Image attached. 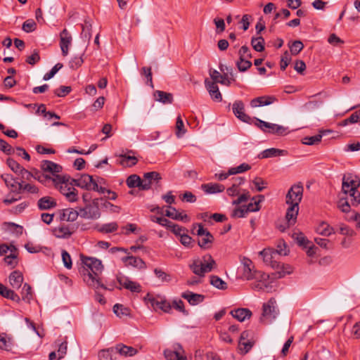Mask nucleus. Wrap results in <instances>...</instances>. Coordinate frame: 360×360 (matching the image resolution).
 I'll list each match as a JSON object with an SVG mask.
<instances>
[{"label": "nucleus", "instance_id": "423d86ee", "mask_svg": "<svg viewBox=\"0 0 360 360\" xmlns=\"http://www.w3.org/2000/svg\"><path fill=\"white\" fill-rule=\"evenodd\" d=\"M303 191V186L301 183L292 186L285 196L286 204L299 205L302 199Z\"/></svg>", "mask_w": 360, "mask_h": 360}, {"label": "nucleus", "instance_id": "412c9836", "mask_svg": "<svg viewBox=\"0 0 360 360\" xmlns=\"http://www.w3.org/2000/svg\"><path fill=\"white\" fill-rule=\"evenodd\" d=\"M276 101V97L273 96H263L252 99L250 101V105L252 108L269 105L274 103Z\"/></svg>", "mask_w": 360, "mask_h": 360}, {"label": "nucleus", "instance_id": "37998d69", "mask_svg": "<svg viewBox=\"0 0 360 360\" xmlns=\"http://www.w3.org/2000/svg\"><path fill=\"white\" fill-rule=\"evenodd\" d=\"M2 292L0 295L7 299H10L18 303L20 302V297L13 290L8 289L4 285V289L2 290Z\"/></svg>", "mask_w": 360, "mask_h": 360}, {"label": "nucleus", "instance_id": "4c0bfd02", "mask_svg": "<svg viewBox=\"0 0 360 360\" xmlns=\"http://www.w3.org/2000/svg\"><path fill=\"white\" fill-rule=\"evenodd\" d=\"M82 30L81 32L82 39H83L84 41H89V40L91 38V29H92L91 24L89 21L85 20L84 23L83 25H82Z\"/></svg>", "mask_w": 360, "mask_h": 360}, {"label": "nucleus", "instance_id": "4468645a", "mask_svg": "<svg viewBox=\"0 0 360 360\" xmlns=\"http://www.w3.org/2000/svg\"><path fill=\"white\" fill-rule=\"evenodd\" d=\"M126 184L129 188H139L141 191L149 190L148 184H143V180L137 174L129 176L126 180Z\"/></svg>", "mask_w": 360, "mask_h": 360}, {"label": "nucleus", "instance_id": "4d7b16f0", "mask_svg": "<svg viewBox=\"0 0 360 360\" xmlns=\"http://www.w3.org/2000/svg\"><path fill=\"white\" fill-rule=\"evenodd\" d=\"M37 28V24L32 19H28L22 24V29L25 32H32Z\"/></svg>", "mask_w": 360, "mask_h": 360}, {"label": "nucleus", "instance_id": "1a4fd4ad", "mask_svg": "<svg viewBox=\"0 0 360 360\" xmlns=\"http://www.w3.org/2000/svg\"><path fill=\"white\" fill-rule=\"evenodd\" d=\"M234 115L241 122L251 124L252 119L245 113V104L242 101H236L232 105Z\"/></svg>", "mask_w": 360, "mask_h": 360}, {"label": "nucleus", "instance_id": "2eb2a0df", "mask_svg": "<svg viewBox=\"0 0 360 360\" xmlns=\"http://www.w3.org/2000/svg\"><path fill=\"white\" fill-rule=\"evenodd\" d=\"M135 152L128 150L126 153H121L118 156L121 158L120 163L124 167H132L136 165L138 159L134 155Z\"/></svg>", "mask_w": 360, "mask_h": 360}, {"label": "nucleus", "instance_id": "79ce46f5", "mask_svg": "<svg viewBox=\"0 0 360 360\" xmlns=\"http://www.w3.org/2000/svg\"><path fill=\"white\" fill-rule=\"evenodd\" d=\"M264 39L262 37H253L251 39V45L253 49L258 52H261L264 50Z\"/></svg>", "mask_w": 360, "mask_h": 360}, {"label": "nucleus", "instance_id": "6e6552de", "mask_svg": "<svg viewBox=\"0 0 360 360\" xmlns=\"http://www.w3.org/2000/svg\"><path fill=\"white\" fill-rule=\"evenodd\" d=\"M70 184L88 191H91V189L97 188V181L92 176L86 174H82L78 179H72Z\"/></svg>", "mask_w": 360, "mask_h": 360}, {"label": "nucleus", "instance_id": "0eeeda50", "mask_svg": "<svg viewBox=\"0 0 360 360\" xmlns=\"http://www.w3.org/2000/svg\"><path fill=\"white\" fill-rule=\"evenodd\" d=\"M197 225L198 226L197 235L200 238L198 242V245L203 249L211 248L214 241V236L209 231L205 229L201 224H198Z\"/></svg>", "mask_w": 360, "mask_h": 360}, {"label": "nucleus", "instance_id": "c756f323", "mask_svg": "<svg viewBox=\"0 0 360 360\" xmlns=\"http://www.w3.org/2000/svg\"><path fill=\"white\" fill-rule=\"evenodd\" d=\"M230 314L233 318L240 322L244 321L246 319H250L252 316L251 311L246 308H239L232 310Z\"/></svg>", "mask_w": 360, "mask_h": 360}, {"label": "nucleus", "instance_id": "bf43d9fd", "mask_svg": "<svg viewBox=\"0 0 360 360\" xmlns=\"http://www.w3.org/2000/svg\"><path fill=\"white\" fill-rule=\"evenodd\" d=\"M304 48L303 43L300 40L294 41L290 46V50L292 55H297Z\"/></svg>", "mask_w": 360, "mask_h": 360}, {"label": "nucleus", "instance_id": "774afa93", "mask_svg": "<svg viewBox=\"0 0 360 360\" xmlns=\"http://www.w3.org/2000/svg\"><path fill=\"white\" fill-rule=\"evenodd\" d=\"M349 195L352 198V205L357 206L360 204V193L358 189H354V191H350L349 193Z\"/></svg>", "mask_w": 360, "mask_h": 360}, {"label": "nucleus", "instance_id": "e433bc0d", "mask_svg": "<svg viewBox=\"0 0 360 360\" xmlns=\"http://www.w3.org/2000/svg\"><path fill=\"white\" fill-rule=\"evenodd\" d=\"M115 354H116L115 347H110L101 350L98 352V358L99 360H115L113 357Z\"/></svg>", "mask_w": 360, "mask_h": 360}, {"label": "nucleus", "instance_id": "58836bf2", "mask_svg": "<svg viewBox=\"0 0 360 360\" xmlns=\"http://www.w3.org/2000/svg\"><path fill=\"white\" fill-rule=\"evenodd\" d=\"M13 347V340L7 338L5 334H0V349L6 351H11Z\"/></svg>", "mask_w": 360, "mask_h": 360}, {"label": "nucleus", "instance_id": "5fc2aeb1", "mask_svg": "<svg viewBox=\"0 0 360 360\" xmlns=\"http://www.w3.org/2000/svg\"><path fill=\"white\" fill-rule=\"evenodd\" d=\"M164 355L167 360H185L177 352L167 349L164 351Z\"/></svg>", "mask_w": 360, "mask_h": 360}, {"label": "nucleus", "instance_id": "8fccbe9b", "mask_svg": "<svg viewBox=\"0 0 360 360\" xmlns=\"http://www.w3.org/2000/svg\"><path fill=\"white\" fill-rule=\"evenodd\" d=\"M250 58H239L236 62V66L239 71L245 72L252 66Z\"/></svg>", "mask_w": 360, "mask_h": 360}, {"label": "nucleus", "instance_id": "7ed1b4c3", "mask_svg": "<svg viewBox=\"0 0 360 360\" xmlns=\"http://www.w3.org/2000/svg\"><path fill=\"white\" fill-rule=\"evenodd\" d=\"M103 198H96L92 202L88 203L84 207L79 208V215L82 218L86 219H97L101 217L99 209L100 202Z\"/></svg>", "mask_w": 360, "mask_h": 360}, {"label": "nucleus", "instance_id": "864d4df0", "mask_svg": "<svg viewBox=\"0 0 360 360\" xmlns=\"http://www.w3.org/2000/svg\"><path fill=\"white\" fill-rule=\"evenodd\" d=\"M113 311L119 317L128 316L129 314V309L120 304H116L114 305Z\"/></svg>", "mask_w": 360, "mask_h": 360}, {"label": "nucleus", "instance_id": "a18cd8bd", "mask_svg": "<svg viewBox=\"0 0 360 360\" xmlns=\"http://www.w3.org/2000/svg\"><path fill=\"white\" fill-rule=\"evenodd\" d=\"M287 128L278 125L276 124L269 123V126L267 127V132L277 134V135H283L285 134Z\"/></svg>", "mask_w": 360, "mask_h": 360}, {"label": "nucleus", "instance_id": "a211bd4d", "mask_svg": "<svg viewBox=\"0 0 360 360\" xmlns=\"http://www.w3.org/2000/svg\"><path fill=\"white\" fill-rule=\"evenodd\" d=\"M205 87L208 91L211 98L217 102L222 100L221 94L219 91V87L214 82L209 81L207 79L205 80Z\"/></svg>", "mask_w": 360, "mask_h": 360}, {"label": "nucleus", "instance_id": "aec40b11", "mask_svg": "<svg viewBox=\"0 0 360 360\" xmlns=\"http://www.w3.org/2000/svg\"><path fill=\"white\" fill-rule=\"evenodd\" d=\"M115 349L116 354L117 353L124 357L133 356L138 353V350L136 348L122 343L116 345Z\"/></svg>", "mask_w": 360, "mask_h": 360}, {"label": "nucleus", "instance_id": "bb28decb", "mask_svg": "<svg viewBox=\"0 0 360 360\" xmlns=\"http://www.w3.org/2000/svg\"><path fill=\"white\" fill-rule=\"evenodd\" d=\"M122 260L127 266H132L140 269H145L146 267V263L139 257L127 256L122 257Z\"/></svg>", "mask_w": 360, "mask_h": 360}, {"label": "nucleus", "instance_id": "b1692460", "mask_svg": "<svg viewBox=\"0 0 360 360\" xmlns=\"http://www.w3.org/2000/svg\"><path fill=\"white\" fill-rule=\"evenodd\" d=\"M181 297L186 299L190 304L197 305L203 302L205 296L191 291H186L181 294Z\"/></svg>", "mask_w": 360, "mask_h": 360}, {"label": "nucleus", "instance_id": "603ef678", "mask_svg": "<svg viewBox=\"0 0 360 360\" xmlns=\"http://www.w3.org/2000/svg\"><path fill=\"white\" fill-rule=\"evenodd\" d=\"M322 139V135L316 134L312 136H306L302 139V143L305 145L312 146L319 143Z\"/></svg>", "mask_w": 360, "mask_h": 360}, {"label": "nucleus", "instance_id": "2f4dec72", "mask_svg": "<svg viewBox=\"0 0 360 360\" xmlns=\"http://www.w3.org/2000/svg\"><path fill=\"white\" fill-rule=\"evenodd\" d=\"M56 205V200L49 196L40 198L37 202L38 207L41 210H46L53 208Z\"/></svg>", "mask_w": 360, "mask_h": 360}, {"label": "nucleus", "instance_id": "09e8293b", "mask_svg": "<svg viewBox=\"0 0 360 360\" xmlns=\"http://www.w3.org/2000/svg\"><path fill=\"white\" fill-rule=\"evenodd\" d=\"M21 294L22 300L27 302H30L32 298L31 286L27 283H25L22 286Z\"/></svg>", "mask_w": 360, "mask_h": 360}, {"label": "nucleus", "instance_id": "f03ea898", "mask_svg": "<svg viewBox=\"0 0 360 360\" xmlns=\"http://www.w3.org/2000/svg\"><path fill=\"white\" fill-rule=\"evenodd\" d=\"M203 260L204 262L199 259L194 260L189 265L193 273L200 277H204L206 273L210 272L216 264L210 255H205L203 257Z\"/></svg>", "mask_w": 360, "mask_h": 360}, {"label": "nucleus", "instance_id": "0e129e2a", "mask_svg": "<svg viewBox=\"0 0 360 360\" xmlns=\"http://www.w3.org/2000/svg\"><path fill=\"white\" fill-rule=\"evenodd\" d=\"M176 134L178 137H181L186 132V130L184 129V122L181 116H178L176 118Z\"/></svg>", "mask_w": 360, "mask_h": 360}, {"label": "nucleus", "instance_id": "e2e57ef3", "mask_svg": "<svg viewBox=\"0 0 360 360\" xmlns=\"http://www.w3.org/2000/svg\"><path fill=\"white\" fill-rule=\"evenodd\" d=\"M6 162L10 169L15 174H18L22 169V167L13 158H8Z\"/></svg>", "mask_w": 360, "mask_h": 360}, {"label": "nucleus", "instance_id": "f704fd0d", "mask_svg": "<svg viewBox=\"0 0 360 360\" xmlns=\"http://www.w3.org/2000/svg\"><path fill=\"white\" fill-rule=\"evenodd\" d=\"M154 96L155 97L156 101L164 104H169L173 101L172 94L162 91L158 90L155 91Z\"/></svg>", "mask_w": 360, "mask_h": 360}, {"label": "nucleus", "instance_id": "20e7f679", "mask_svg": "<svg viewBox=\"0 0 360 360\" xmlns=\"http://www.w3.org/2000/svg\"><path fill=\"white\" fill-rule=\"evenodd\" d=\"M241 263L243 264V273H242V278L245 280H252V279H258L261 278L264 279L267 276L264 274H262L259 271H255V266L252 264V262L247 258L243 257L241 260Z\"/></svg>", "mask_w": 360, "mask_h": 360}, {"label": "nucleus", "instance_id": "dca6fc26", "mask_svg": "<svg viewBox=\"0 0 360 360\" xmlns=\"http://www.w3.org/2000/svg\"><path fill=\"white\" fill-rule=\"evenodd\" d=\"M73 232V227L65 224H60L53 229V234L59 238H68Z\"/></svg>", "mask_w": 360, "mask_h": 360}, {"label": "nucleus", "instance_id": "680f3d73", "mask_svg": "<svg viewBox=\"0 0 360 360\" xmlns=\"http://www.w3.org/2000/svg\"><path fill=\"white\" fill-rule=\"evenodd\" d=\"M0 150L6 155H11L15 153V149L6 141L0 139Z\"/></svg>", "mask_w": 360, "mask_h": 360}, {"label": "nucleus", "instance_id": "c9c22d12", "mask_svg": "<svg viewBox=\"0 0 360 360\" xmlns=\"http://www.w3.org/2000/svg\"><path fill=\"white\" fill-rule=\"evenodd\" d=\"M257 198L259 199L256 200V197H254L252 199L253 202H250L247 206H244L248 213L250 212H257L260 210L259 204L264 200V196L259 195Z\"/></svg>", "mask_w": 360, "mask_h": 360}, {"label": "nucleus", "instance_id": "a19ab883", "mask_svg": "<svg viewBox=\"0 0 360 360\" xmlns=\"http://www.w3.org/2000/svg\"><path fill=\"white\" fill-rule=\"evenodd\" d=\"M342 180L347 181L350 188V191H354V189H358L360 186V181L356 176H352V174H348L347 175H344Z\"/></svg>", "mask_w": 360, "mask_h": 360}, {"label": "nucleus", "instance_id": "6e6d98bb", "mask_svg": "<svg viewBox=\"0 0 360 360\" xmlns=\"http://www.w3.org/2000/svg\"><path fill=\"white\" fill-rule=\"evenodd\" d=\"M63 67V65L62 63H58L56 64L52 69L49 72H46L44 77L43 79L45 81L49 80L52 77H54V75Z\"/></svg>", "mask_w": 360, "mask_h": 360}, {"label": "nucleus", "instance_id": "f257e3e1", "mask_svg": "<svg viewBox=\"0 0 360 360\" xmlns=\"http://www.w3.org/2000/svg\"><path fill=\"white\" fill-rule=\"evenodd\" d=\"M81 261L84 265L82 271L84 281L89 286L95 288H107L101 284L100 274L103 270V265L100 259L96 257L81 255Z\"/></svg>", "mask_w": 360, "mask_h": 360}, {"label": "nucleus", "instance_id": "9d476101", "mask_svg": "<svg viewBox=\"0 0 360 360\" xmlns=\"http://www.w3.org/2000/svg\"><path fill=\"white\" fill-rule=\"evenodd\" d=\"M70 177L61 175H57L53 179V183L54 185L58 188L60 192L64 195L65 196L68 194L69 192L71 191L72 189L74 188L73 186H69Z\"/></svg>", "mask_w": 360, "mask_h": 360}, {"label": "nucleus", "instance_id": "49530a36", "mask_svg": "<svg viewBox=\"0 0 360 360\" xmlns=\"http://www.w3.org/2000/svg\"><path fill=\"white\" fill-rule=\"evenodd\" d=\"M316 232L323 236H328L333 232V229L326 222H321L316 228Z\"/></svg>", "mask_w": 360, "mask_h": 360}, {"label": "nucleus", "instance_id": "5701e85b", "mask_svg": "<svg viewBox=\"0 0 360 360\" xmlns=\"http://www.w3.org/2000/svg\"><path fill=\"white\" fill-rule=\"evenodd\" d=\"M201 189L206 194H215L223 192L225 190V186L217 183H209L202 184Z\"/></svg>", "mask_w": 360, "mask_h": 360}, {"label": "nucleus", "instance_id": "9b49d317", "mask_svg": "<svg viewBox=\"0 0 360 360\" xmlns=\"http://www.w3.org/2000/svg\"><path fill=\"white\" fill-rule=\"evenodd\" d=\"M72 35L67 29H63L60 33V47L63 56H66L69 52V47L72 44Z\"/></svg>", "mask_w": 360, "mask_h": 360}, {"label": "nucleus", "instance_id": "f8f14e48", "mask_svg": "<svg viewBox=\"0 0 360 360\" xmlns=\"http://www.w3.org/2000/svg\"><path fill=\"white\" fill-rule=\"evenodd\" d=\"M117 280L122 287L132 292H139L141 291V286L139 283L131 281L129 278L124 276H118L117 277Z\"/></svg>", "mask_w": 360, "mask_h": 360}, {"label": "nucleus", "instance_id": "69168bd1", "mask_svg": "<svg viewBox=\"0 0 360 360\" xmlns=\"http://www.w3.org/2000/svg\"><path fill=\"white\" fill-rule=\"evenodd\" d=\"M101 205L103 206V207L108 210L110 212L112 213H119L121 210L120 207L115 205L103 199V201L101 202Z\"/></svg>", "mask_w": 360, "mask_h": 360}, {"label": "nucleus", "instance_id": "39448f33", "mask_svg": "<svg viewBox=\"0 0 360 360\" xmlns=\"http://www.w3.org/2000/svg\"><path fill=\"white\" fill-rule=\"evenodd\" d=\"M276 300L274 298H271L267 303H264L263 304V311L260 318V321L262 323L267 324L275 319L278 314L276 309Z\"/></svg>", "mask_w": 360, "mask_h": 360}, {"label": "nucleus", "instance_id": "3c124183", "mask_svg": "<svg viewBox=\"0 0 360 360\" xmlns=\"http://www.w3.org/2000/svg\"><path fill=\"white\" fill-rule=\"evenodd\" d=\"M251 169V166L247 163H242L238 167L229 169V174H237L247 172Z\"/></svg>", "mask_w": 360, "mask_h": 360}, {"label": "nucleus", "instance_id": "72a5a7b5", "mask_svg": "<svg viewBox=\"0 0 360 360\" xmlns=\"http://www.w3.org/2000/svg\"><path fill=\"white\" fill-rule=\"evenodd\" d=\"M162 179V176L160 173L157 172H146L143 174V184H148L149 189L151 188L153 181L158 184Z\"/></svg>", "mask_w": 360, "mask_h": 360}, {"label": "nucleus", "instance_id": "7c9ffc66", "mask_svg": "<svg viewBox=\"0 0 360 360\" xmlns=\"http://www.w3.org/2000/svg\"><path fill=\"white\" fill-rule=\"evenodd\" d=\"M299 212V205H289L285 218L289 226L295 224Z\"/></svg>", "mask_w": 360, "mask_h": 360}, {"label": "nucleus", "instance_id": "ddd939ff", "mask_svg": "<svg viewBox=\"0 0 360 360\" xmlns=\"http://www.w3.org/2000/svg\"><path fill=\"white\" fill-rule=\"evenodd\" d=\"M7 187L10 188L11 191L20 193L22 189V183L18 181L11 174H4L1 176Z\"/></svg>", "mask_w": 360, "mask_h": 360}, {"label": "nucleus", "instance_id": "c85d7f7f", "mask_svg": "<svg viewBox=\"0 0 360 360\" xmlns=\"http://www.w3.org/2000/svg\"><path fill=\"white\" fill-rule=\"evenodd\" d=\"M79 214V210L77 211L72 208L63 210L60 214V219L63 221H75Z\"/></svg>", "mask_w": 360, "mask_h": 360}, {"label": "nucleus", "instance_id": "338daca9", "mask_svg": "<svg viewBox=\"0 0 360 360\" xmlns=\"http://www.w3.org/2000/svg\"><path fill=\"white\" fill-rule=\"evenodd\" d=\"M289 250L287 249V245L284 242H279L277 245V248L274 250L276 255H287Z\"/></svg>", "mask_w": 360, "mask_h": 360}, {"label": "nucleus", "instance_id": "393cba45", "mask_svg": "<svg viewBox=\"0 0 360 360\" xmlns=\"http://www.w3.org/2000/svg\"><path fill=\"white\" fill-rule=\"evenodd\" d=\"M259 255L263 257V260L266 264L270 265L273 269L275 268L274 263H278V262L275 260L276 255L275 254L274 249H264L259 252Z\"/></svg>", "mask_w": 360, "mask_h": 360}, {"label": "nucleus", "instance_id": "13d9d810", "mask_svg": "<svg viewBox=\"0 0 360 360\" xmlns=\"http://www.w3.org/2000/svg\"><path fill=\"white\" fill-rule=\"evenodd\" d=\"M252 184H254L256 191L259 192L262 191L267 186V182L261 177H255L252 180Z\"/></svg>", "mask_w": 360, "mask_h": 360}, {"label": "nucleus", "instance_id": "c03bdc74", "mask_svg": "<svg viewBox=\"0 0 360 360\" xmlns=\"http://www.w3.org/2000/svg\"><path fill=\"white\" fill-rule=\"evenodd\" d=\"M118 229V224L117 222H111L103 224L98 229V231L102 233H109L116 231Z\"/></svg>", "mask_w": 360, "mask_h": 360}, {"label": "nucleus", "instance_id": "052dcab7", "mask_svg": "<svg viewBox=\"0 0 360 360\" xmlns=\"http://www.w3.org/2000/svg\"><path fill=\"white\" fill-rule=\"evenodd\" d=\"M141 74L142 75H144L146 79V84L153 88V78H152V72H151V68L150 67H143L141 68Z\"/></svg>", "mask_w": 360, "mask_h": 360}, {"label": "nucleus", "instance_id": "ea45409f", "mask_svg": "<svg viewBox=\"0 0 360 360\" xmlns=\"http://www.w3.org/2000/svg\"><path fill=\"white\" fill-rule=\"evenodd\" d=\"M53 176H51L50 175L44 174L39 171L36 170L34 172V179L43 184L47 185L51 182L53 183Z\"/></svg>", "mask_w": 360, "mask_h": 360}, {"label": "nucleus", "instance_id": "473e14b6", "mask_svg": "<svg viewBox=\"0 0 360 360\" xmlns=\"http://www.w3.org/2000/svg\"><path fill=\"white\" fill-rule=\"evenodd\" d=\"M9 282L13 288H20L23 282L22 274L19 271H13L9 276Z\"/></svg>", "mask_w": 360, "mask_h": 360}, {"label": "nucleus", "instance_id": "f3484780", "mask_svg": "<svg viewBox=\"0 0 360 360\" xmlns=\"http://www.w3.org/2000/svg\"><path fill=\"white\" fill-rule=\"evenodd\" d=\"M41 169L44 172L51 173L53 177L59 175L58 173L62 171V167L60 165L49 160L42 161L41 163Z\"/></svg>", "mask_w": 360, "mask_h": 360}, {"label": "nucleus", "instance_id": "a878e982", "mask_svg": "<svg viewBox=\"0 0 360 360\" xmlns=\"http://www.w3.org/2000/svg\"><path fill=\"white\" fill-rule=\"evenodd\" d=\"M148 300L151 304L152 307L155 310L161 309L163 311L168 313L172 309L170 303L167 302L166 300H158V299L154 297H150L148 298Z\"/></svg>", "mask_w": 360, "mask_h": 360}, {"label": "nucleus", "instance_id": "4be33fe9", "mask_svg": "<svg viewBox=\"0 0 360 360\" xmlns=\"http://www.w3.org/2000/svg\"><path fill=\"white\" fill-rule=\"evenodd\" d=\"M250 332L245 330L240 334L239 340V348L244 353H248L252 347V342L248 340Z\"/></svg>", "mask_w": 360, "mask_h": 360}, {"label": "nucleus", "instance_id": "de8ad7c7", "mask_svg": "<svg viewBox=\"0 0 360 360\" xmlns=\"http://www.w3.org/2000/svg\"><path fill=\"white\" fill-rule=\"evenodd\" d=\"M210 283L220 290H226L227 288V283L217 276L212 275L210 276Z\"/></svg>", "mask_w": 360, "mask_h": 360}, {"label": "nucleus", "instance_id": "6ab92c4d", "mask_svg": "<svg viewBox=\"0 0 360 360\" xmlns=\"http://www.w3.org/2000/svg\"><path fill=\"white\" fill-rule=\"evenodd\" d=\"M274 266H275L274 269L276 270L274 276L278 278H281L293 272V267L290 264H281L278 262L274 263Z\"/></svg>", "mask_w": 360, "mask_h": 360}, {"label": "nucleus", "instance_id": "cd10ccee", "mask_svg": "<svg viewBox=\"0 0 360 360\" xmlns=\"http://www.w3.org/2000/svg\"><path fill=\"white\" fill-rule=\"evenodd\" d=\"M287 154V151L285 150H281L278 148H271L266 149L261 152L258 155V158L259 159H265L269 158L272 157H276L280 155H285Z\"/></svg>", "mask_w": 360, "mask_h": 360}]
</instances>
